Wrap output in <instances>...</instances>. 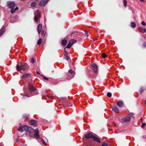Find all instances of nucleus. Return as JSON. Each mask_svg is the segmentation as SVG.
<instances>
[{
  "instance_id": "nucleus-1",
  "label": "nucleus",
  "mask_w": 146,
  "mask_h": 146,
  "mask_svg": "<svg viewBox=\"0 0 146 146\" xmlns=\"http://www.w3.org/2000/svg\"><path fill=\"white\" fill-rule=\"evenodd\" d=\"M38 13L39 11L38 10L36 11L35 13L34 19L36 23L37 22L38 19H39L40 17Z\"/></svg>"
},
{
  "instance_id": "nucleus-2",
  "label": "nucleus",
  "mask_w": 146,
  "mask_h": 146,
  "mask_svg": "<svg viewBox=\"0 0 146 146\" xmlns=\"http://www.w3.org/2000/svg\"><path fill=\"white\" fill-rule=\"evenodd\" d=\"M26 66L24 65H22L21 66L17 64L16 66L17 70L18 71H20L21 70H24L26 69Z\"/></svg>"
},
{
  "instance_id": "nucleus-3",
  "label": "nucleus",
  "mask_w": 146,
  "mask_h": 146,
  "mask_svg": "<svg viewBox=\"0 0 146 146\" xmlns=\"http://www.w3.org/2000/svg\"><path fill=\"white\" fill-rule=\"evenodd\" d=\"M48 1V0H42L40 1L39 2V5L40 6H45L46 5Z\"/></svg>"
},
{
  "instance_id": "nucleus-4",
  "label": "nucleus",
  "mask_w": 146,
  "mask_h": 146,
  "mask_svg": "<svg viewBox=\"0 0 146 146\" xmlns=\"http://www.w3.org/2000/svg\"><path fill=\"white\" fill-rule=\"evenodd\" d=\"M34 131L35 133L34 135V137L35 138H39L40 137L38 134L39 132L38 129H35Z\"/></svg>"
},
{
  "instance_id": "nucleus-5",
  "label": "nucleus",
  "mask_w": 146,
  "mask_h": 146,
  "mask_svg": "<svg viewBox=\"0 0 146 146\" xmlns=\"http://www.w3.org/2000/svg\"><path fill=\"white\" fill-rule=\"evenodd\" d=\"M15 3L11 1L9 2L8 3V6L9 8L12 9L15 7Z\"/></svg>"
},
{
  "instance_id": "nucleus-6",
  "label": "nucleus",
  "mask_w": 146,
  "mask_h": 146,
  "mask_svg": "<svg viewBox=\"0 0 146 146\" xmlns=\"http://www.w3.org/2000/svg\"><path fill=\"white\" fill-rule=\"evenodd\" d=\"M117 105L119 108L122 107L123 106V101L121 100L118 101Z\"/></svg>"
},
{
  "instance_id": "nucleus-7",
  "label": "nucleus",
  "mask_w": 146,
  "mask_h": 146,
  "mask_svg": "<svg viewBox=\"0 0 146 146\" xmlns=\"http://www.w3.org/2000/svg\"><path fill=\"white\" fill-rule=\"evenodd\" d=\"M93 136L92 134L90 133H86L85 134V137L87 139L92 138Z\"/></svg>"
},
{
  "instance_id": "nucleus-8",
  "label": "nucleus",
  "mask_w": 146,
  "mask_h": 146,
  "mask_svg": "<svg viewBox=\"0 0 146 146\" xmlns=\"http://www.w3.org/2000/svg\"><path fill=\"white\" fill-rule=\"evenodd\" d=\"M112 109V110L116 113H117L119 112L118 109L116 106H113Z\"/></svg>"
},
{
  "instance_id": "nucleus-9",
  "label": "nucleus",
  "mask_w": 146,
  "mask_h": 146,
  "mask_svg": "<svg viewBox=\"0 0 146 146\" xmlns=\"http://www.w3.org/2000/svg\"><path fill=\"white\" fill-rule=\"evenodd\" d=\"M130 119V117H127L122 119V121L125 122H127L129 121Z\"/></svg>"
},
{
  "instance_id": "nucleus-10",
  "label": "nucleus",
  "mask_w": 146,
  "mask_h": 146,
  "mask_svg": "<svg viewBox=\"0 0 146 146\" xmlns=\"http://www.w3.org/2000/svg\"><path fill=\"white\" fill-rule=\"evenodd\" d=\"M29 123L31 125H33L35 126H36L37 124L36 121L34 120H31L29 122Z\"/></svg>"
},
{
  "instance_id": "nucleus-11",
  "label": "nucleus",
  "mask_w": 146,
  "mask_h": 146,
  "mask_svg": "<svg viewBox=\"0 0 146 146\" xmlns=\"http://www.w3.org/2000/svg\"><path fill=\"white\" fill-rule=\"evenodd\" d=\"M42 29V25H41L39 24L37 27V30L38 33L40 34V32H41Z\"/></svg>"
},
{
  "instance_id": "nucleus-12",
  "label": "nucleus",
  "mask_w": 146,
  "mask_h": 146,
  "mask_svg": "<svg viewBox=\"0 0 146 146\" xmlns=\"http://www.w3.org/2000/svg\"><path fill=\"white\" fill-rule=\"evenodd\" d=\"M92 138L94 141L99 143L100 142V139L99 138L95 136H93Z\"/></svg>"
},
{
  "instance_id": "nucleus-13",
  "label": "nucleus",
  "mask_w": 146,
  "mask_h": 146,
  "mask_svg": "<svg viewBox=\"0 0 146 146\" xmlns=\"http://www.w3.org/2000/svg\"><path fill=\"white\" fill-rule=\"evenodd\" d=\"M92 66L93 67L94 71L96 72L98 70L97 66L94 64H92Z\"/></svg>"
},
{
  "instance_id": "nucleus-14",
  "label": "nucleus",
  "mask_w": 146,
  "mask_h": 146,
  "mask_svg": "<svg viewBox=\"0 0 146 146\" xmlns=\"http://www.w3.org/2000/svg\"><path fill=\"white\" fill-rule=\"evenodd\" d=\"M5 31V29L3 27L0 30V36L2 35Z\"/></svg>"
},
{
  "instance_id": "nucleus-15",
  "label": "nucleus",
  "mask_w": 146,
  "mask_h": 146,
  "mask_svg": "<svg viewBox=\"0 0 146 146\" xmlns=\"http://www.w3.org/2000/svg\"><path fill=\"white\" fill-rule=\"evenodd\" d=\"M18 9L19 8L18 7H16L15 9H13V8L11 9V13H13L15 12L16 11L18 10Z\"/></svg>"
},
{
  "instance_id": "nucleus-16",
  "label": "nucleus",
  "mask_w": 146,
  "mask_h": 146,
  "mask_svg": "<svg viewBox=\"0 0 146 146\" xmlns=\"http://www.w3.org/2000/svg\"><path fill=\"white\" fill-rule=\"evenodd\" d=\"M76 42V40L74 39H71L69 41V43L72 45V44L75 43Z\"/></svg>"
},
{
  "instance_id": "nucleus-17",
  "label": "nucleus",
  "mask_w": 146,
  "mask_h": 146,
  "mask_svg": "<svg viewBox=\"0 0 146 146\" xmlns=\"http://www.w3.org/2000/svg\"><path fill=\"white\" fill-rule=\"evenodd\" d=\"M28 128L29 129L27 130V131H28L29 133H31L34 131V129L31 127H29Z\"/></svg>"
},
{
  "instance_id": "nucleus-18",
  "label": "nucleus",
  "mask_w": 146,
  "mask_h": 146,
  "mask_svg": "<svg viewBox=\"0 0 146 146\" xmlns=\"http://www.w3.org/2000/svg\"><path fill=\"white\" fill-rule=\"evenodd\" d=\"M23 125H22L19 127L18 128V130L19 131L23 132Z\"/></svg>"
},
{
  "instance_id": "nucleus-19",
  "label": "nucleus",
  "mask_w": 146,
  "mask_h": 146,
  "mask_svg": "<svg viewBox=\"0 0 146 146\" xmlns=\"http://www.w3.org/2000/svg\"><path fill=\"white\" fill-rule=\"evenodd\" d=\"M29 89L31 91H34L35 89H34L32 86L29 84Z\"/></svg>"
},
{
  "instance_id": "nucleus-20",
  "label": "nucleus",
  "mask_w": 146,
  "mask_h": 146,
  "mask_svg": "<svg viewBox=\"0 0 146 146\" xmlns=\"http://www.w3.org/2000/svg\"><path fill=\"white\" fill-rule=\"evenodd\" d=\"M131 27L133 28H134L136 27L135 23L134 22H132L131 23Z\"/></svg>"
},
{
  "instance_id": "nucleus-21",
  "label": "nucleus",
  "mask_w": 146,
  "mask_h": 146,
  "mask_svg": "<svg viewBox=\"0 0 146 146\" xmlns=\"http://www.w3.org/2000/svg\"><path fill=\"white\" fill-rule=\"evenodd\" d=\"M67 43V41L66 40H63L62 41V44L64 46L66 45Z\"/></svg>"
},
{
  "instance_id": "nucleus-22",
  "label": "nucleus",
  "mask_w": 146,
  "mask_h": 146,
  "mask_svg": "<svg viewBox=\"0 0 146 146\" xmlns=\"http://www.w3.org/2000/svg\"><path fill=\"white\" fill-rule=\"evenodd\" d=\"M64 58L66 60H68L69 58L68 57V55L67 54H64Z\"/></svg>"
},
{
  "instance_id": "nucleus-23",
  "label": "nucleus",
  "mask_w": 146,
  "mask_h": 146,
  "mask_svg": "<svg viewBox=\"0 0 146 146\" xmlns=\"http://www.w3.org/2000/svg\"><path fill=\"white\" fill-rule=\"evenodd\" d=\"M29 127L26 125H23L24 129L25 131H27L29 129Z\"/></svg>"
},
{
  "instance_id": "nucleus-24",
  "label": "nucleus",
  "mask_w": 146,
  "mask_h": 146,
  "mask_svg": "<svg viewBox=\"0 0 146 146\" xmlns=\"http://www.w3.org/2000/svg\"><path fill=\"white\" fill-rule=\"evenodd\" d=\"M36 5V3L35 2H33L31 4V5L33 7H35Z\"/></svg>"
},
{
  "instance_id": "nucleus-25",
  "label": "nucleus",
  "mask_w": 146,
  "mask_h": 146,
  "mask_svg": "<svg viewBox=\"0 0 146 146\" xmlns=\"http://www.w3.org/2000/svg\"><path fill=\"white\" fill-rule=\"evenodd\" d=\"M42 42V39L41 38H39L37 42V44L38 45L40 44Z\"/></svg>"
},
{
  "instance_id": "nucleus-26",
  "label": "nucleus",
  "mask_w": 146,
  "mask_h": 146,
  "mask_svg": "<svg viewBox=\"0 0 146 146\" xmlns=\"http://www.w3.org/2000/svg\"><path fill=\"white\" fill-rule=\"evenodd\" d=\"M72 73H73V72L72 70H69L68 71V75L69 76H70V75L72 74Z\"/></svg>"
},
{
  "instance_id": "nucleus-27",
  "label": "nucleus",
  "mask_w": 146,
  "mask_h": 146,
  "mask_svg": "<svg viewBox=\"0 0 146 146\" xmlns=\"http://www.w3.org/2000/svg\"><path fill=\"white\" fill-rule=\"evenodd\" d=\"M29 76V75L28 74H25L23 75V78H27Z\"/></svg>"
},
{
  "instance_id": "nucleus-28",
  "label": "nucleus",
  "mask_w": 146,
  "mask_h": 146,
  "mask_svg": "<svg viewBox=\"0 0 146 146\" xmlns=\"http://www.w3.org/2000/svg\"><path fill=\"white\" fill-rule=\"evenodd\" d=\"M127 2L126 0H124L123 3L125 7H126Z\"/></svg>"
},
{
  "instance_id": "nucleus-29",
  "label": "nucleus",
  "mask_w": 146,
  "mask_h": 146,
  "mask_svg": "<svg viewBox=\"0 0 146 146\" xmlns=\"http://www.w3.org/2000/svg\"><path fill=\"white\" fill-rule=\"evenodd\" d=\"M107 96L108 97H110L111 96H112L111 93L110 92H108L107 94Z\"/></svg>"
},
{
  "instance_id": "nucleus-30",
  "label": "nucleus",
  "mask_w": 146,
  "mask_h": 146,
  "mask_svg": "<svg viewBox=\"0 0 146 146\" xmlns=\"http://www.w3.org/2000/svg\"><path fill=\"white\" fill-rule=\"evenodd\" d=\"M71 46L72 45L69 43L66 46V48H69L71 47Z\"/></svg>"
},
{
  "instance_id": "nucleus-31",
  "label": "nucleus",
  "mask_w": 146,
  "mask_h": 146,
  "mask_svg": "<svg viewBox=\"0 0 146 146\" xmlns=\"http://www.w3.org/2000/svg\"><path fill=\"white\" fill-rule=\"evenodd\" d=\"M108 144L106 142H104L102 143V146H108Z\"/></svg>"
},
{
  "instance_id": "nucleus-32",
  "label": "nucleus",
  "mask_w": 146,
  "mask_h": 146,
  "mask_svg": "<svg viewBox=\"0 0 146 146\" xmlns=\"http://www.w3.org/2000/svg\"><path fill=\"white\" fill-rule=\"evenodd\" d=\"M102 56L103 58H105L106 56V55L105 53H103L102 54Z\"/></svg>"
},
{
  "instance_id": "nucleus-33",
  "label": "nucleus",
  "mask_w": 146,
  "mask_h": 146,
  "mask_svg": "<svg viewBox=\"0 0 146 146\" xmlns=\"http://www.w3.org/2000/svg\"><path fill=\"white\" fill-rule=\"evenodd\" d=\"M85 36L86 37H87L88 36V32L85 31V34H84Z\"/></svg>"
},
{
  "instance_id": "nucleus-34",
  "label": "nucleus",
  "mask_w": 146,
  "mask_h": 146,
  "mask_svg": "<svg viewBox=\"0 0 146 146\" xmlns=\"http://www.w3.org/2000/svg\"><path fill=\"white\" fill-rule=\"evenodd\" d=\"M144 91V89L142 88H141L139 90V92L141 93H142Z\"/></svg>"
},
{
  "instance_id": "nucleus-35",
  "label": "nucleus",
  "mask_w": 146,
  "mask_h": 146,
  "mask_svg": "<svg viewBox=\"0 0 146 146\" xmlns=\"http://www.w3.org/2000/svg\"><path fill=\"white\" fill-rule=\"evenodd\" d=\"M41 76L43 77V78L44 80H48V78H47L44 77L42 75H41Z\"/></svg>"
},
{
  "instance_id": "nucleus-36",
  "label": "nucleus",
  "mask_w": 146,
  "mask_h": 146,
  "mask_svg": "<svg viewBox=\"0 0 146 146\" xmlns=\"http://www.w3.org/2000/svg\"><path fill=\"white\" fill-rule=\"evenodd\" d=\"M41 141L42 142L43 144L44 145H46V143H45V142L44 141V140L43 139H42L41 140Z\"/></svg>"
},
{
  "instance_id": "nucleus-37",
  "label": "nucleus",
  "mask_w": 146,
  "mask_h": 146,
  "mask_svg": "<svg viewBox=\"0 0 146 146\" xmlns=\"http://www.w3.org/2000/svg\"><path fill=\"white\" fill-rule=\"evenodd\" d=\"M141 24L143 26H145L146 25L144 21H142L141 23Z\"/></svg>"
},
{
  "instance_id": "nucleus-38",
  "label": "nucleus",
  "mask_w": 146,
  "mask_h": 146,
  "mask_svg": "<svg viewBox=\"0 0 146 146\" xmlns=\"http://www.w3.org/2000/svg\"><path fill=\"white\" fill-rule=\"evenodd\" d=\"M140 29L142 30H143L145 32H146V30L145 28H144L143 27H141L140 28Z\"/></svg>"
},
{
  "instance_id": "nucleus-39",
  "label": "nucleus",
  "mask_w": 146,
  "mask_h": 146,
  "mask_svg": "<svg viewBox=\"0 0 146 146\" xmlns=\"http://www.w3.org/2000/svg\"><path fill=\"white\" fill-rule=\"evenodd\" d=\"M31 62L32 63H34L35 62V60L33 58L31 59Z\"/></svg>"
},
{
  "instance_id": "nucleus-40",
  "label": "nucleus",
  "mask_w": 146,
  "mask_h": 146,
  "mask_svg": "<svg viewBox=\"0 0 146 146\" xmlns=\"http://www.w3.org/2000/svg\"><path fill=\"white\" fill-rule=\"evenodd\" d=\"M145 125V123H143L141 125V127H143Z\"/></svg>"
},
{
  "instance_id": "nucleus-41",
  "label": "nucleus",
  "mask_w": 146,
  "mask_h": 146,
  "mask_svg": "<svg viewBox=\"0 0 146 146\" xmlns=\"http://www.w3.org/2000/svg\"><path fill=\"white\" fill-rule=\"evenodd\" d=\"M129 115L131 116H132L133 115V113H130L129 114Z\"/></svg>"
},
{
  "instance_id": "nucleus-42",
  "label": "nucleus",
  "mask_w": 146,
  "mask_h": 146,
  "mask_svg": "<svg viewBox=\"0 0 146 146\" xmlns=\"http://www.w3.org/2000/svg\"><path fill=\"white\" fill-rule=\"evenodd\" d=\"M44 31H42L41 32V34H42V35H43L44 34Z\"/></svg>"
},
{
  "instance_id": "nucleus-43",
  "label": "nucleus",
  "mask_w": 146,
  "mask_h": 146,
  "mask_svg": "<svg viewBox=\"0 0 146 146\" xmlns=\"http://www.w3.org/2000/svg\"><path fill=\"white\" fill-rule=\"evenodd\" d=\"M141 1V2H144V0H140Z\"/></svg>"
},
{
  "instance_id": "nucleus-44",
  "label": "nucleus",
  "mask_w": 146,
  "mask_h": 146,
  "mask_svg": "<svg viewBox=\"0 0 146 146\" xmlns=\"http://www.w3.org/2000/svg\"><path fill=\"white\" fill-rule=\"evenodd\" d=\"M36 73H37V74H40V73L38 72L37 71Z\"/></svg>"
},
{
  "instance_id": "nucleus-45",
  "label": "nucleus",
  "mask_w": 146,
  "mask_h": 146,
  "mask_svg": "<svg viewBox=\"0 0 146 146\" xmlns=\"http://www.w3.org/2000/svg\"><path fill=\"white\" fill-rule=\"evenodd\" d=\"M64 52H65V53H68V52H66L65 51V48L64 49Z\"/></svg>"
},
{
  "instance_id": "nucleus-46",
  "label": "nucleus",
  "mask_w": 146,
  "mask_h": 146,
  "mask_svg": "<svg viewBox=\"0 0 146 146\" xmlns=\"http://www.w3.org/2000/svg\"><path fill=\"white\" fill-rule=\"evenodd\" d=\"M97 39V38H96V39H95L94 40V41H95Z\"/></svg>"
},
{
  "instance_id": "nucleus-47",
  "label": "nucleus",
  "mask_w": 146,
  "mask_h": 146,
  "mask_svg": "<svg viewBox=\"0 0 146 146\" xmlns=\"http://www.w3.org/2000/svg\"><path fill=\"white\" fill-rule=\"evenodd\" d=\"M27 96H28V97H29V96H30L28 95H27Z\"/></svg>"
},
{
  "instance_id": "nucleus-48",
  "label": "nucleus",
  "mask_w": 146,
  "mask_h": 146,
  "mask_svg": "<svg viewBox=\"0 0 146 146\" xmlns=\"http://www.w3.org/2000/svg\"><path fill=\"white\" fill-rule=\"evenodd\" d=\"M145 105H146V100L145 101Z\"/></svg>"
}]
</instances>
